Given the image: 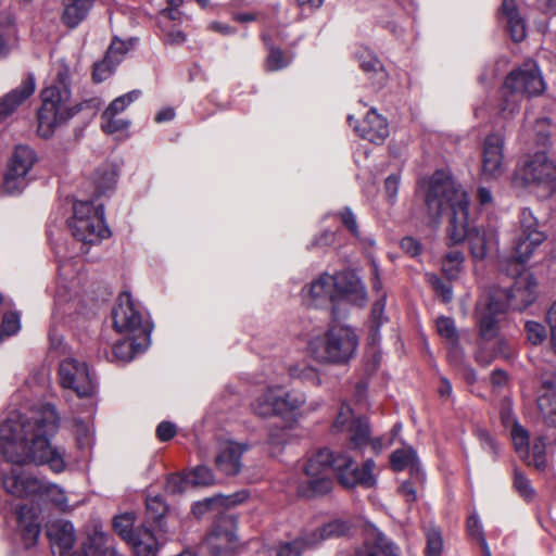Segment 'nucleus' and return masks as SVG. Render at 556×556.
Returning <instances> with one entry per match:
<instances>
[{
	"label": "nucleus",
	"instance_id": "obj_1",
	"mask_svg": "<svg viewBox=\"0 0 556 556\" xmlns=\"http://www.w3.org/2000/svg\"><path fill=\"white\" fill-rule=\"evenodd\" d=\"M59 415L51 404L22 406L0 416V484L16 497H34L42 478L26 472L22 466L47 465L61 473L66 469L64 450L53 446L51 438L59 429Z\"/></svg>",
	"mask_w": 556,
	"mask_h": 556
},
{
	"label": "nucleus",
	"instance_id": "obj_2",
	"mask_svg": "<svg viewBox=\"0 0 556 556\" xmlns=\"http://www.w3.org/2000/svg\"><path fill=\"white\" fill-rule=\"evenodd\" d=\"M374 459H366L359 467L348 452H333L327 447L318 450L305 463L303 470L305 480L298 485L300 497L315 498L328 494L332 489L329 471H332L339 483L348 489L363 486L370 489L376 485Z\"/></svg>",
	"mask_w": 556,
	"mask_h": 556
},
{
	"label": "nucleus",
	"instance_id": "obj_3",
	"mask_svg": "<svg viewBox=\"0 0 556 556\" xmlns=\"http://www.w3.org/2000/svg\"><path fill=\"white\" fill-rule=\"evenodd\" d=\"M425 189L427 224L435 227L443 211L450 210L446 233L448 245L465 241L473 226L469 219L470 201L467 193L443 170H435L421 182Z\"/></svg>",
	"mask_w": 556,
	"mask_h": 556
},
{
	"label": "nucleus",
	"instance_id": "obj_4",
	"mask_svg": "<svg viewBox=\"0 0 556 556\" xmlns=\"http://www.w3.org/2000/svg\"><path fill=\"white\" fill-rule=\"evenodd\" d=\"M538 283L532 275L519 277L510 288H492L482 294L476 305V320L480 337L490 341L497 337L500 323L507 308L523 311L536 299Z\"/></svg>",
	"mask_w": 556,
	"mask_h": 556
},
{
	"label": "nucleus",
	"instance_id": "obj_5",
	"mask_svg": "<svg viewBox=\"0 0 556 556\" xmlns=\"http://www.w3.org/2000/svg\"><path fill=\"white\" fill-rule=\"evenodd\" d=\"M54 84L41 91L42 104L38 111V135L45 139L50 138L56 127L67 123L85 108L98 110L100 100L88 99L76 104L71 103V73L63 61L54 66Z\"/></svg>",
	"mask_w": 556,
	"mask_h": 556
},
{
	"label": "nucleus",
	"instance_id": "obj_6",
	"mask_svg": "<svg viewBox=\"0 0 556 556\" xmlns=\"http://www.w3.org/2000/svg\"><path fill=\"white\" fill-rule=\"evenodd\" d=\"M545 89L543 77L535 62H526L513 70L505 78L501 88L497 114L508 119L520 110L525 97H535Z\"/></svg>",
	"mask_w": 556,
	"mask_h": 556
},
{
	"label": "nucleus",
	"instance_id": "obj_7",
	"mask_svg": "<svg viewBox=\"0 0 556 556\" xmlns=\"http://www.w3.org/2000/svg\"><path fill=\"white\" fill-rule=\"evenodd\" d=\"M358 336L346 325L329 326L323 334L311 339L308 348L313 358L326 365H346L355 356Z\"/></svg>",
	"mask_w": 556,
	"mask_h": 556
},
{
	"label": "nucleus",
	"instance_id": "obj_8",
	"mask_svg": "<svg viewBox=\"0 0 556 556\" xmlns=\"http://www.w3.org/2000/svg\"><path fill=\"white\" fill-rule=\"evenodd\" d=\"M306 404V394L299 390L285 391L279 387H269L252 404L254 413L261 417H280L283 420L298 421L304 417L302 408Z\"/></svg>",
	"mask_w": 556,
	"mask_h": 556
},
{
	"label": "nucleus",
	"instance_id": "obj_9",
	"mask_svg": "<svg viewBox=\"0 0 556 556\" xmlns=\"http://www.w3.org/2000/svg\"><path fill=\"white\" fill-rule=\"evenodd\" d=\"M67 224L73 237L83 244L100 243L111 235L104 222L103 205H96L89 200L74 203L73 216Z\"/></svg>",
	"mask_w": 556,
	"mask_h": 556
},
{
	"label": "nucleus",
	"instance_id": "obj_10",
	"mask_svg": "<svg viewBox=\"0 0 556 556\" xmlns=\"http://www.w3.org/2000/svg\"><path fill=\"white\" fill-rule=\"evenodd\" d=\"M517 177L541 198H547L556 191V165L543 150L528 156L518 168Z\"/></svg>",
	"mask_w": 556,
	"mask_h": 556
},
{
	"label": "nucleus",
	"instance_id": "obj_11",
	"mask_svg": "<svg viewBox=\"0 0 556 556\" xmlns=\"http://www.w3.org/2000/svg\"><path fill=\"white\" fill-rule=\"evenodd\" d=\"M112 316L116 332L150 341L152 325L144 320L140 304L132 299L130 292L125 291L119 294Z\"/></svg>",
	"mask_w": 556,
	"mask_h": 556
},
{
	"label": "nucleus",
	"instance_id": "obj_12",
	"mask_svg": "<svg viewBox=\"0 0 556 556\" xmlns=\"http://www.w3.org/2000/svg\"><path fill=\"white\" fill-rule=\"evenodd\" d=\"M205 545L212 556H235L240 545L239 516L219 513L206 535Z\"/></svg>",
	"mask_w": 556,
	"mask_h": 556
},
{
	"label": "nucleus",
	"instance_id": "obj_13",
	"mask_svg": "<svg viewBox=\"0 0 556 556\" xmlns=\"http://www.w3.org/2000/svg\"><path fill=\"white\" fill-rule=\"evenodd\" d=\"M37 154L28 146H16L8 161L0 193L5 195L20 194L28 185V174L37 162Z\"/></svg>",
	"mask_w": 556,
	"mask_h": 556
},
{
	"label": "nucleus",
	"instance_id": "obj_14",
	"mask_svg": "<svg viewBox=\"0 0 556 556\" xmlns=\"http://www.w3.org/2000/svg\"><path fill=\"white\" fill-rule=\"evenodd\" d=\"M333 429L345 431L351 450L362 452L367 445H371L375 452L383 448L381 438L370 439L371 430L366 417L355 416L349 406H342L334 422Z\"/></svg>",
	"mask_w": 556,
	"mask_h": 556
},
{
	"label": "nucleus",
	"instance_id": "obj_15",
	"mask_svg": "<svg viewBox=\"0 0 556 556\" xmlns=\"http://www.w3.org/2000/svg\"><path fill=\"white\" fill-rule=\"evenodd\" d=\"M60 384L74 391L79 397H92L97 393L98 381L89 365L80 359L68 357L59 366Z\"/></svg>",
	"mask_w": 556,
	"mask_h": 556
},
{
	"label": "nucleus",
	"instance_id": "obj_16",
	"mask_svg": "<svg viewBox=\"0 0 556 556\" xmlns=\"http://www.w3.org/2000/svg\"><path fill=\"white\" fill-rule=\"evenodd\" d=\"M519 223L522 233L515 244L513 257L520 264H525L530 260L533 251L544 242L546 235L539 230V220L529 207L520 210Z\"/></svg>",
	"mask_w": 556,
	"mask_h": 556
},
{
	"label": "nucleus",
	"instance_id": "obj_17",
	"mask_svg": "<svg viewBox=\"0 0 556 556\" xmlns=\"http://www.w3.org/2000/svg\"><path fill=\"white\" fill-rule=\"evenodd\" d=\"M504 170V137L498 132L490 134L482 147V176L485 179H496Z\"/></svg>",
	"mask_w": 556,
	"mask_h": 556
},
{
	"label": "nucleus",
	"instance_id": "obj_18",
	"mask_svg": "<svg viewBox=\"0 0 556 556\" xmlns=\"http://www.w3.org/2000/svg\"><path fill=\"white\" fill-rule=\"evenodd\" d=\"M333 293L356 306L367 302V291L359 277L352 270L339 271L332 276Z\"/></svg>",
	"mask_w": 556,
	"mask_h": 556
},
{
	"label": "nucleus",
	"instance_id": "obj_19",
	"mask_svg": "<svg viewBox=\"0 0 556 556\" xmlns=\"http://www.w3.org/2000/svg\"><path fill=\"white\" fill-rule=\"evenodd\" d=\"M353 121L354 116L349 115V125L354 127L357 136L369 142L380 144L389 136L387 119L378 114L375 109L369 110L361 123L355 122V125H353Z\"/></svg>",
	"mask_w": 556,
	"mask_h": 556
},
{
	"label": "nucleus",
	"instance_id": "obj_20",
	"mask_svg": "<svg viewBox=\"0 0 556 556\" xmlns=\"http://www.w3.org/2000/svg\"><path fill=\"white\" fill-rule=\"evenodd\" d=\"M372 291L376 293L377 299L372 304L370 312V338L375 342L380 337L381 326L388 321L384 315V307L387 302V293L383 291L382 281L380 279L379 268L377 264H372Z\"/></svg>",
	"mask_w": 556,
	"mask_h": 556
},
{
	"label": "nucleus",
	"instance_id": "obj_21",
	"mask_svg": "<svg viewBox=\"0 0 556 556\" xmlns=\"http://www.w3.org/2000/svg\"><path fill=\"white\" fill-rule=\"evenodd\" d=\"M47 536L54 556H65L75 543V533L72 522L55 520L47 526Z\"/></svg>",
	"mask_w": 556,
	"mask_h": 556
},
{
	"label": "nucleus",
	"instance_id": "obj_22",
	"mask_svg": "<svg viewBox=\"0 0 556 556\" xmlns=\"http://www.w3.org/2000/svg\"><path fill=\"white\" fill-rule=\"evenodd\" d=\"M538 407L545 424L556 426V374L546 372L541 376Z\"/></svg>",
	"mask_w": 556,
	"mask_h": 556
},
{
	"label": "nucleus",
	"instance_id": "obj_23",
	"mask_svg": "<svg viewBox=\"0 0 556 556\" xmlns=\"http://www.w3.org/2000/svg\"><path fill=\"white\" fill-rule=\"evenodd\" d=\"M472 258L484 260L486 254L497 247V233L492 228L475 227L468 232L466 239Z\"/></svg>",
	"mask_w": 556,
	"mask_h": 556
},
{
	"label": "nucleus",
	"instance_id": "obj_24",
	"mask_svg": "<svg viewBox=\"0 0 556 556\" xmlns=\"http://www.w3.org/2000/svg\"><path fill=\"white\" fill-rule=\"evenodd\" d=\"M390 463L394 471L408 469L412 479L420 482V484L425 482V471L413 447L395 450L390 456Z\"/></svg>",
	"mask_w": 556,
	"mask_h": 556
},
{
	"label": "nucleus",
	"instance_id": "obj_25",
	"mask_svg": "<svg viewBox=\"0 0 556 556\" xmlns=\"http://www.w3.org/2000/svg\"><path fill=\"white\" fill-rule=\"evenodd\" d=\"M305 299L309 305L316 308L333 303L336 295L333 293L332 275L325 273L313 280L307 287Z\"/></svg>",
	"mask_w": 556,
	"mask_h": 556
},
{
	"label": "nucleus",
	"instance_id": "obj_26",
	"mask_svg": "<svg viewBox=\"0 0 556 556\" xmlns=\"http://www.w3.org/2000/svg\"><path fill=\"white\" fill-rule=\"evenodd\" d=\"M17 531L25 548L34 546L40 534V522L33 507L21 506L17 510Z\"/></svg>",
	"mask_w": 556,
	"mask_h": 556
},
{
	"label": "nucleus",
	"instance_id": "obj_27",
	"mask_svg": "<svg viewBox=\"0 0 556 556\" xmlns=\"http://www.w3.org/2000/svg\"><path fill=\"white\" fill-rule=\"evenodd\" d=\"M35 77L28 74L22 84L0 99V122L12 114L35 91Z\"/></svg>",
	"mask_w": 556,
	"mask_h": 556
},
{
	"label": "nucleus",
	"instance_id": "obj_28",
	"mask_svg": "<svg viewBox=\"0 0 556 556\" xmlns=\"http://www.w3.org/2000/svg\"><path fill=\"white\" fill-rule=\"evenodd\" d=\"M500 18L505 22L507 31L515 42H521L526 38V22L520 15L515 0H503Z\"/></svg>",
	"mask_w": 556,
	"mask_h": 556
},
{
	"label": "nucleus",
	"instance_id": "obj_29",
	"mask_svg": "<svg viewBox=\"0 0 556 556\" xmlns=\"http://www.w3.org/2000/svg\"><path fill=\"white\" fill-rule=\"evenodd\" d=\"M127 543L137 556H156L160 549L157 538L146 526L136 528L134 535Z\"/></svg>",
	"mask_w": 556,
	"mask_h": 556
},
{
	"label": "nucleus",
	"instance_id": "obj_30",
	"mask_svg": "<svg viewBox=\"0 0 556 556\" xmlns=\"http://www.w3.org/2000/svg\"><path fill=\"white\" fill-rule=\"evenodd\" d=\"M242 496L240 493H236L230 496L216 495L213 497H207L203 501L197 502L192 507V513L198 518H202L205 514L213 511L219 515V508L229 509L230 507L242 502ZM226 513H229L228 510Z\"/></svg>",
	"mask_w": 556,
	"mask_h": 556
},
{
	"label": "nucleus",
	"instance_id": "obj_31",
	"mask_svg": "<svg viewBox=\"0 0 556 556\" xmlns=\"http://www.w3.org/2000/svg\"><path fill=\"white\" fill-rule=\"evenodd\" d=\"M316 538L315 534L305 532L292 540L281 541L275 547V556H302L316 547Z\"/></svg>",
	"mask_w": 556,
	"mask_h": 556
},
{
	"label": "nucleus",
	"instance_id": "obj_32",
	"mask_svg": "<svg viewBox=\"0 0 556 556\" xmlns=\"http://www.w3.org/2000/svg\"><path fill=\"white\" fill-rule=\"evenodd\" d=\"M34 498L49 502L61 511H68L72 509L64 489L43 478L40 481V488H38Z\"/></svg>",
	"mask_w": 556,
	"mask_h": 556
},
{
	"label": "nucleus",
	"instance_id": "obj_33",
	"mask_svg": "<svg viewBox=\"0 0 556 556\" xmlns=\"http://www.w3.org/2000/svg\"><path fill=\"white\" fill-rule=\"evenodd\" d=\"M243 454V446L240 444L227 445L217 456L216 466L218 469L227 475L233 476L241 470V456Z\"/></svg>",
	"mask_w": 556,
	"mask_h": 556
},
{
	"label": "nucleus",
	"instance_id": "obj_34",
	"mask_svg": "<svg viewBox=\"0 0 556 556\" xmlns=\"http://www.w3.org/2000/svg\"><path fill=\"white\" fill-rule=\"evenodd\" d=\"M117 181V168L112 163L100 165L92 175L94 195L101 197L115 188Z\"/></svg>",
	"mask_w": 556,
	"mask_h": 556
},
{
	"label": "nucleus",
	"instance_id": "obj_35",
	"mask_svg": "<svg viewBox=\"0 0 556 556\" xmlns=\"http://www.w3.org/2000/svg\"><path fill=\"white\" fill-rule=\"evenodd\" d=\"M149 341H142L139 337L125 336L123 340L113 345V355L121 362H130L136 353L144 351Z\"/></svg>",
	"mask_w": 556,
	"mask_h": 556
},
{
	"label": "nucleus",
	"instance_id": "obj_36",
	"mask_svg": "<svg viewBox=\"0 0 556 556\" xmlns=\"http://www.w3.org/2000/svg\"><path fill=\"white\" fill-rule=\"evenodd\" d=\"M93 0H67L62 15L63 23L70 28L77 27L88 15Z\"/></svg>",
	"mask_w": 556,
	"mask_h": 556
},
{
	"label": "nucleus",
	"instance_id": "obj_37",
	"mask_svg": "<svg viewBox=\"0 0 556 556\" xmlns=\"http://www.w3.org/2000/svg\"><path fill=\"white\" fill-rule=\"evenodd\" d=\"M263 41L268 49L266 58V68L271 72L280 71L287 67L293 60L292 53H286L276 47L269 34L263 35Z\"/></svg>",
	"mask_w": 556,
	"mask_h": 556
},
{
	"label": "nucleus",
	"instance_id": "obj_38",
	"mask_svg": "<svg viewBox=\"0 0 556 556\" xmlns=\"http://www.w3.org/2000/svg\"><path fill=\"white\" fill-rule=\"evenodd\" d=\"M465 255L459 250H452L447 252L442 258V273L448 280H455L459 277Z\"/></svg>",
	"mask_w": 556,
	"mask_h": 556
},
{
	"label": "nucleus",
	"instance_id": "obj_39",
	"mask_svg": "<svg viewBox=\"0 0 556 556\" xmlns=\"http://www.w3.org/2000/svg\"><path fill=\"white\" fill-rule=\"evenodd\" d=\"M533 136L536 146L546 148L552 137L556 140V125H552L547 117L538 118L533 125Z\"/></svg>",
	"mask_w": 556,
	"mask_h": 556
},
{
	"label": "nucleus",
	"instance_id": "obj_40",
	"mask_svg": "<svg viewBox=\"0 0 556 556\" xmlns=\"http://www.w3.org/2000/svg\"><path fill=\"white\" fill-rule=\"evenodd\" d=\"M15 27L9 13H0V58L5 56L12 47Z\"/></svg>",
	"mask_w": 556,
	"mask_h": 556
},
{
	"label": "nucleus",
	"instance_id": "obj_41",
	"mask_svg": "<svg viewBox=\"0 0 556 556\" xmlns=\"http://www.w3.org/2000/svg\"><path fill=\"white\" fill-rule=\"evenodd\" d=\"M361 68L365 73H372L377 77L378 85H383L387 79V74L382 67L381 62L370 51L364 50L358 55Z\"/></svg>",
	"mask_w": 556,
	"mask_h": 556
},
{
	"label": "nucleus",
	"instance_id": "obj_42",
	"mask_svg": "<svg viewBox=\"0 0 556 556\" xmlns=\"http://www.w3.org/2000/svg\"><path fill=\"white\" fill-rule=\"evenodd\" d=\"M349 530H350V526L348 522L336 519V520L328 522L320 529L311 531L309 534H315V536H317L316 538V546H317L324 540L346 534L349 532Z\"/></svg>",
	"mask_w": 556,
	"mask_h": 556
},
{
	"label": "nucleus",
	"instance_id": "obj_43",
	"mask_svg": "<svg viewBox=\"0 0 556 556\" xmlns=\"http://www.w3.org/2000/svg\"><path fill=\"white\" fill-rule=\"evenodd\" d=\"M288 372L292 379H298L305 383L313 386H319L321 383L317 369L304 363L290 366Z\"/></svg>",
	"mask_w": 556,
	"mask_h": 556
},
{
	"label": "nucleus",
	"instance_id": "obj_44",
	"mask_svg": "<svg viewBox=\"0 0 556 556\" xmlns=\"http://www.w3.org/2000/svg\"><path fill=\"white\" fill-rule=\"evenodd\" d=\"M510 435L516 452L522 459H528L530 457L529 432L520 424H516L510 429Z\"/></svg>",
	"mask_w": 556,
	"mask_h": 556
},
{
	"label": "nucleus",
	"instance_id": "obj_45",
	"mask_svg": "<svg viewBox=\"0 0 556 556\" xmlns=\"http://www.w3.org/2000/svg\"><path fill=\"white\" fill-rule=\"evenodd\" d=\"M467 532L472 539L479 542L484 556H492L484 536L483 526L476 511L472 513L467 519Z\"/></svg>",
	"mask_w": 556,
	"mask_h": 556
},
{
	"label": "nucleus",
	"instance_id": "obj_46",
	"mask_svg": "<svg viewBox=\"0 0 556 556\" xmlns=\"http://www.w3.org/2000/svg\"><path fill=\"white\" fill-rule=\"evenodd\" d=\"M167 511V505L161 496H150L146 501L147 520L161 526Z\"/></svg>",
	"mask_w": 556,
	"mask_h": 556
},
{
	"label": "nucleus",
	"instance_id": "obj_47",
	"mask_svg": "<svg viewBox=\"0 0 556 556\" xmlns=\"http://www.w3.org/2000/svg\"><path fill=\"white\" fill-rule=\"evenodd\" d=\"M135 516L131 513L118 515L113 520V528L115 532L126 542L134 535Z\"/></svg>",
	"mask_w": 556,
	"mask_h": 556
},
{
	"label": "nucleus",
	"instance_id": "obj_48",
	"mask_svg": "<svg viewBox=\"0 0 556 556\" xmlns=\"http://www.w3.org/2000/svg\"><path fill=\"white\" fill-rule=\"evenodd\" d=\"M529 465H533L535 468L543 470L546 467V444L543 437L534 439L531 446V454L528 459H523Z\"/></svg>",
	"mask_w": 556,
	"mask_h": 556
},
{
	"label": "nucleus",
	"instance_id": "obj_49",
	"mask_svg": "<svg viewBox=\"0 0 556 556\" xmlns=\"http://www.w3.org/2000/svg\"><path fill=\"white\" fill-rule=\"evenodd\" d=\"M443 538L441 531L435 527H430L426 531L425 556H442Z\"/></svg>",
	"mask_w": 556,
	"mask_h": 556
},
{
	"label": "nucleus",
	"instance_id": "obj_50",
	"mask_svg": "<svg viewBox=\"0 0 556 556\" xmlns=\"http://www.w3.org/2000/svg\"><path fill=\"white\" fill-rule=\"evenodd\" d=\"M141 96V91L138 89L131 90L125 94H122L115 98L109 106L105 109L106 115L111 114H121L123 113L131 103L138 100Z\"/></svg>",
	"mask_w": 556,
	"mask_h": 556
},
{
	"label": "nucleus",
	"instance_id": "obj_51",
	"mask_svg": "<svg viewBox=\"0 0 556 556\" xmlns=\"http://www.w3.org/2000/svg\"><path fill=\"white\" fill-rule=\"evenodd\" d=\"M130 122L126 118L118 117L116 114L106 115V111L101 115V129L105 134H116L128 129Z\"/></svg>",
	"mask_w": 556,
	"mask_h": 556
},
{
	"label": "nucleus",
	"instance_id": "obj_52",
	"mask_svg": "<svg viewBox=\"0 0 556 556\" xmlns=\"http://www.w3.org/2000/svg\"><path fill=\"white\" fill-rule=\"evenodd\" d=\"M188 481H190L192 485L207 486L214 484L215 478L207 466L200 465L189 471Z\"/></svg>",
	"mask_w": 556,
	"mask_h": 556
},
{
	"label": "nucleus",
	"instance_id": "obj_53",
	"mask_svg": "<svg viewBox=\"0 0 556 556\" xmlns=\"http://www.w3.org/2000/svg\"><path fill=\"white\" fill-rule=\"evenodd\" d=\"M2 323L1 329L2 332L7 336H13L18 332L21 329V317L20 313L14 309V306L5 309L2 314Z\"/></svg>",
	"mask_w": 556,
	"mask_h": 556
},
{
	"label": "nucleus",
	"instance_id": "obj_54",
	"mask_svg": "<svg viewBox=\"0 0 556 556\" xmlns=\"http://www.w3.org/2000/svg\"><path fill=\"white\" fill-rule=\"evenodd\" d=\"M342 224L349 229V231L359 241L367 242L369 245H374L375 241L368 238H362L356 222V216L349 206H345L340 213Z\"/></svg>",
	"mask_w": 556,
	"mask_h": 556
},
{
	"label": "nucleus",
	"instance_id": "obj_55",
	"mask_svg": "<svg viewBox=\"0 0 556 556\" xmlns=\"http://www.w3.org/2000/svg\"><path fill=\"white\" fill-rule=\"evenodd\" d=\"M74 431L78 445L80 447H88L92 443L93 429L89 421H84L79 418L74 419Z\"/></svg>",
	"mask_w": 556,
	"mask_h": 556
},
{
	"label": "nucleus",
	"instance_id": "obj_56",
	"mask_svg": "<svg viewBox=\"0 0 556 556\" xmlns=\"http://www.w3.org/2000/svg\"><path fill=\"white\" fill-rule=\"evenodd\" d=\"M435 326L438 333L447 342L458 341L459 336L453 318L441 316L437 319Z\"/></svg>",
	"mask_w": 556,
	"mask_h": 556
},
{
	"label": "nucleus",
	"instance_id": "obj_57",
	"mask_svg": "<svg viewBox=\"0 0 556 556\" xmlns=\"http://www.w3.org/2000/svg\"><path fill=\"white\" fill-rule=\"evenodd\" d=\"M514 488L526 501H531L535 495L530 480L518 469L514 471Z\"/></svg>",
	"mask_w": 556,
	"mask_h": 556
},
{
	"label": "nucleus",
	"instance_id": "obj_58",
	"mask_svg": "<svg viewBox=\"0 0 556 556\" xmlns=\"http://www.w3.org/2000/svg\"><path fill=\"white\" fill-rule=\"evenodd\" d=\"M427 280L435 294L441 296L443 302L448 303L453 299V289L451 283L444 282L435 274H427Z\"/></svg>",
	"mask_w": 556,
	"mask_h": 556
},
{
	"label": "nucleus",
	"instance_id": "obj_59",
	"mask_svg": "<svg viewBox=\"0 0 556 556\" xmlns=\"http://www.w3.org/2000/svg\"><path fill=\"white\" fill-rule=\"evenodd\" d=\"M525 332L527 340L533 345L541 344L546 338V329L544 325L538 321H526Z\"/></svg>",
	"mask_w": 556,
	"mask_h": 556
},
{
	"label": "nucleus",
	"instance_id": "obj_60",
	"mask_svg": "<svg viewBox=\"0 0 556 556\" xmlns=\"http://www.w3.org/2000/svg\"><path fill=\"white\" fill-rule=\"evenodd\" d=\"M476 435L480 442L483 451L492 455L495 460L500 454V447L496 440L491 435L486 429L479 428L476 431Z\"/></svg>",
	"mask_w": 556,
	"mask_h": 556
},
{
	"label": "nucleus",
	"instance_id": "obj_61",
	"mask_svg": "<svg viewBox=\"0 0 556 556\" xmlns=\"http://www.w3.org/2000/svg\"><path fill=\"white\" fill-rule=\"evenodd\" d=\"M116 64L112 63V60H108L105 55L101 62L94 64L92 78L97 83H101L109 78L116 68Z\"/></svg>",
	"mask_w": 556,
	"mask_h": 556
},
{
	"label": "nucleus",
	"instance_id": "obj_62",
	"mask_svg": "<svg viewBox=\"0 0 556 556\" xmlns=\"http://www.w3.org/2000/svg\"><path fill=\"white\" fill-rule=\"evenodd\" d=\"M401 185V173H392L384 179V191L390 203H395Z\"/></svg>",
	"mask_w": 556,
	"mask_h": 556
},
{
	"label": "nucleus",
	"instance_id": "obj_63",
	"mask_svg": "<svg viewBox=\"0 0 556 556\" xmlns=\"http://www.w3.org/2000/svg\"><path fill=\"white\" fill-rule=\"evenodd\" d=\"M127 50L128 47L126 42L122 40H113L105 55L108 56V60H112V63L118 65L122 62Z\"/></svg>",
	"mask_w": 556,
	"mask_h": 556
},
{
	"label": "nucleus",
	"instance_id": "obj_64",
	"mask_svg": "<svg viewBox=\"0 0 556 556\" xmlns=\"http://www.w3.org/2000/svg\"><path fill=\"white\" fill-rule=\"evenodd\" d=\"M375 544L387 556H397V547L382 532H377Z\"/></svg>",
	"mask_w": 556,
	"mask_h": 556
}]
</instances>
